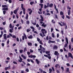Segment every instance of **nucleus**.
<instances>
[{
    "instance_id": "e2e57ef3",
    "label": "nucleus",
    "mask_w": 73,
    "mask_h": 73,
    "mask_svg": "<svg viewBox=\"0 0 73 73\" xmlns=\"http://www.w3.org/2000/svg\"><path fill=\"white\" fill-rule=\"evenodd\" d=\"M44 1L43 0H40V2L41 3H42Z\"/></svg>"
},
{
    "instance_id": "09e8293b",
    "label": "nucleus",
    "mask_w": 73,
    "mask_h": 73,
    "mask_svg": "<svg viewBox=\"0 0 73 73\" xmlns=\"http://www.w3.org/2000/svg\"><path fill=\"white\" fill-rule=\"evenodd\" d=\"M9 27V28H12V24H11V23L10 24Z\"/></svg>"
},
{
    "instance_id": "052dcab7",
    "label": "nucleus",
    "mask_w": 73,
    "mask_h": 73,
    "mask_svg": "<svg viewBox=\"0 0 73 73\" xmlns=\"http://www.w3.org/2000/svg\"><path fill=\"white\" fill-rule=\"evenodd\" d=\"M36 27L37 28H38V27H39V25L38 24H37L36 25Z\"/></svg>"
},
{
    "instance_id": "423d86ee",
    "label": "nucleus",
    "mask_w": 73,
    "mask_h": 73,
    "mask_svg": "<svg viewBox=\"0 0 73 73\" xmlns=\"http://www.w3.org/2000/svg\"><path fill=\"white\" fill-rule=\"evenodd\" d=\"M54 54L56 56H59V53L57 51H55L54 52Z\"/></svg>"
},
{
    "instance_id": "603ef678",
    "label": "nucleus",
    "mask_w": 73,
    "mask_h": 73,
    "mask_svg": "<svg viewBox=\"0 0 73 73\" xmlns=\"http://www.w3.org/2000/svg\"><path fill=\"white\" fill-rule=\"evenodd\" d=\"M26 71L27 72H29V69H28V68H26Z\"/></svg>"
},
{
    "instance_id": "4d7b16f0",
    "label": "nucleus",
    "mask_w": 73,
    "mask_h": 73,
    "mask_svg": "<svg viewBox=\"0 0 73 73\" xmlns=\"http://www.w3.org/2000/svg\"><path fill=\"white\" fill-rule=\"evenodd\" d=\"M61 69H62V72H64V67L63 66H62L61 67Z\"/></svg>"
},
{
    "instance_id": "7ed1b4c3",
    "label": "nucleus",
    "mask_w": 73,
    "mask_h": 73,
    "mask_svg": "<svg viewBox=\"0 0 73 73\" xmlns=\"http://www.w3.org/2000/svg\"><path fill=\"white\" fill-rule=\"evenodd\" d=\"M24 6V5L23 4H21V8L23 10V12L24 15H25V9L24 7H23Z\"/></svg>"
},
{
    "instance_id": "39448f33",
    "label": "nucleus",
    "mask_w": 73,
    "mask_h": 73,
    "mask_svg": "<svg viewBox=\"0 0 73 73\" xmlns=\"http://www.w3.org/2000/svg\"><path fill=\"white\" fill-rule=\"evenodd\" d=\"M70 57L72 59L73 58V56H72V54L70 52H69L68 54V57Z\"/></svg>"
},
{
    "instance_id": "37998d69",
    "label": "nucleus",
    "mask_w": 73,
    "mask_h": 73,
    "mask_svg": "<svg viewBox=\"0 0 73 73\" xmlns=\"http://www.w3.org/2000/svg\"><path fill=\"white\" fill-rule=\"evenodd\" d=\"M66 69L67 72H68L69 71V68H67Z\"/></svg>"
},
{
    "instance_id": "9b49d317",
    "label": "nucleus",
    "mask_w": 73,
    "mask_h": 73,
    "mask_svg": "<svg viewBox=\"0 0 73 73\" xmlns=\"http://www.w3.org/2000/svg\"><path fill=\"white\" fill-rule=\"evenodd\" d=\"M36 63L37 64H39V62H40V60H38V59H36Z\"/></svg>"
},
{
    "instance_id": "473e14b6",
    "label": "nucleus",
    "mask_w": 73,
    "mask_h": 73,
    "mask_svg": "<svg viewBox=\"0 0 73 73\" xmlns=\"http://www.w3.org/2000/svg\"><path fill=\"white\" fill-rule=\"evenodd\" d=\"M7 43V45H9V40H8Z\"/></svg>"
},
{
    "instance_id": "5701e85b",
    "label": "nucleus",
    "mask_w": 73,
    "mask_h": 73,
    "mask_svg": "<svg viewBox=\"0 0 73 73\" xmlns=\"http://www.w3.org/2000/svg\"><path fill=\"white\" fill-rule=\"evenodd\" d=\"M68 48L69 49H71L72 48V47L71 46V45H70V44L69 45Z\"/></svg>"
},
{
    "instance_id": "412c9836",
    "label": "nucleus",
    "mask_w": 73,
    "mask_h": 73,
    "mask_svg": "<svg viewBox=\"0 0 73 73\" xmlns=\"http://www.w3.org/2000/svg\"><path fill=\"white\" fill-rule=\"evenodd\" d=\"M39 70H40V73H42V72H43V70H42V69H41V68H39Z\"/></svg>"
},
{
    "instance_id": "0e129e2a",
    "label": "nucleus",
    "mask_w": 73,
    "mask_h": 73,
    "mask_svg": "<svg viewBox=\"0 0 73 73\" xmlns=\"http://www.w3.org/2000/svg\"><path fill=\"white\" fill-rule=\"evenodd\" d=\"M27 54H28V55H30V54H31V53H30V52H27Z\"/></svg>"
},
{
    "instance_id": "f3484780",
    "label": "nucleus",
    "mask_w": 73,
    "mask_h": 73,
    "mask_svg": "<svg viewBox=\"0 0 73 73\" xmlns=\"http://www.w3.org/2000/svg\"><path fill=\"white\" fill-rule=\"evenodd\" d=\"M13 28L12 29H10L9 30V32L10 33H13Z\"/></svg>"
},
{
    "instance_id": "6e6d98bb",
    "label": "nucleus",
    "mask_w": 73,
    "mask_h": 73,
    "mask_svg": "<svg viewBox=\"0 0 73 73\" xmlns=\"http://www.w3.org/2000/svg\"><path fill=\"white\" fill-rule=\"evenodd\" d=\"M13 63L14 64H17V62H16L15 61H13Z\"/></svg>"
},
{
    "instance_id": "0eeeda50",
    "label": "nucleus",
    "mask_w": 73,
    "mask_h": 73,
    "mask_svg": "<svg viewBox=\"0 0 73 73\" xmlns=\"http://www.w3.org/2000/svg\"><path fill=\"white\" fill-rule=\"evenodd\" d=\"M19 58L20 59L18 60V61L19 62H22V61H23V58H21L20 56H19Z\"/></svg>"
},
{
    "instance_id": "bf43d9fd",
    "label": "nucleus",
    "mask_w": 73,
    "mask_h": 73,
    "mask_svg": "<svg viewBox=\"0 0 73 73\" xmlns=\"http://www.w3.org/2000/svg\"><path fill=\"white\" fill-rule=\"evenodd\" d=\"M21 22L22 24H24V21H23V19H21Z\"/></svg>"
},
{
    "instance_id": "de8ad7c7",
    "label": "nucleus",
    "mask_w": 73,
    "mask_h": 73,
    "mask_svg": "<svg viewBox=\"0 0 73 73\" xmlns=\"http://www.w3.org/2000/svg\"><path fill=\"white\" fill-rule=\"evenodd\" d=\"M30 60L31 61V62H32V63H34V61L33 60H32V59H30Z\"/></svg>"
},
{
    "instance_id": "ea45409f",
    "label": "nucleus",
    "mask_w": 73,
    "mask_h": 73,
    "mask_svg": "<svg viewBox=\"0 0 73 73\" xmlns=\"http://www.w3.org/2000/svg\"><path fill=\"white\" fill-rule=\"evenodd\" d=\"M40 5L41 6V8H43V4H40Z\"/></svg>"
},
{
    "instance_id": "72a5a7b5",
    "label": "nucleus",
    "mask_w": 73,
    "mask_h": 73,
    "mask_svg": "<svg viewBox=\"0 0 73 73\" xmlns=\"http://www.w3.org/2000/svg\"><path fill=\"white\" fill-rule=\"evenodd\" d=\"M52 37L53 38H54L55 36H54V33H52Z\"/></svg>"
},
{
    "instance_id": "a211bd4d",
    "label": "nucleus",
    "mask_w": 73,
    "mask_h": 73,
    "mask_svg": "<svg viewBox=\"0 0 73 73\" xmlns=\"http://www.w3.org/2000/svg\"><path fill=\"white\" fill-rule=\"evenodd\" d=\"M53 6V3H51L50 5H49V7L52 8Z\"/></svg>"
},
{
    "instance_id": "c756f323",
    "label": "nucleus",
    "mask_w": 73,
    "mask_h": 73,
    "mask_svg": "<svg viewBox=\"0 0 73 73\" xmlns=\"http://www.w3.org/2000/svg\"><path fill=\"white\" fill-rule=\"evenodd\" d=\"M2 7L3 8H5V7H7V6L6 5H2Z\"/></svg>"
},
{
    "instance_id": "a18cd8bd",
    "label": "nucleus",
    "mask_w": 73,
    "mask_h": 73,
    "mask_svg": "<svg viewBox=\"0 0 73 73\" xmlns=\"http://www.w3.org/2000/svg\"><path fill=\"white\" fill-rule=\"evenodd\" d=\"M52 69L53 72H54L55 71V70H54V68H53V67H52Z\"/></svg>"
},
{
    "instance_id": "f8f14e48",
    "label": "nucleus",
    "mask_w": 73,
    "mask_h": 73,
    "mask_svg": "<svg viewBox=\"0 0 73 73\" xmlns=\"http://www.w3.org/2000/svg\"><path fill=\"white\" fill-rule=\"evenodd\" d=\"M3 9L4 11H8V7L4 8H3Z\"/></svg>"
},
{
    "instance_id": "20e7f679",
    "label": "nucleus",
    "mask_w": 73,
    "mask_h": 73,
    "mask_svg": "<svg viewBox=\"0 0 73 73\" xmlns=\"http://www.w3.org/2000/svg\"><path fill=\"white\" fill-rule=\"evenodd\" d=\"M40 17L41 18V19H40V24H42L43 23V22L42 21H44V18L42 17V15H40Z\"/></svg>"
},
{
    "instance_id": "b1692460",
    "label": "nucleus",
    "mask_w": 73,
    "mask_h": 73,
    "mask_svg": "<svg viewBox=\"0 0 73 73\" xmlns=\"http://www.w3.org/2000/svg\"><path fill=\"white\" fill-rule=\"evenodd\" d=\"M27 50V48L26 47H25L23 50V52H25V51Z\"/></svg>"
},
{
    "instance_id": "13d9d810",
    "label": "nucleus",
    "mask_w": 73,
    "mask_h": 73,
    "mask_svg": "<svg viewBox=\"0 0 73 73\" xmlns=\"http://www.w3.org/2000/svg\"><path fill=\"white\" fill-rule=\"evenodd\" d=\"M3 12L4 15H5V13H6V11H3Z\"/></svg>"
},
{
    "instance_id": "680f3d73",
    "label": "nucleus",
    "mask_w": 73,
    "mask_h": 73,
    "mask_svg": "<svg viewBox=\"0 0 73 73\" xmlns=\"http://www.w3.org/2000/svg\"><path fill=\"white\" fill-rule=\"evenodd\" d=\"M50 53V51H46V54H48V53Z\"/></svg>"
},
{
    "instance_id": "a878e982",
    "label": "nucleus",
    "mask_w": 73,
    "mask_h": 73,
    "mask_svg": "<svg viewBox=\"0 0 73 73\" xmlns=\"http://www.w3.org/2000/svg\"><path fill=\"white\" fill-rule=\"evenodd\" d=\"M66 18L68 19H70V17H69V16L66 15Z\"/></svg>"
},
{
    "instance_id": "aec40b11",
    "label": "nucleus",
    "mask_w": 73,
    "mask_h": 73,
    "mask_svg": "<svg viewBox=\"0 0 73 73\" xmlns=\"http://www.w3.org/2000/svg\"><path fill=\"white\" fill-rule=\"evenodd\" d=\"M23 36H24L25 37V40H27V36L26 35H25V34L24 33L23 34Z\"/></svg>"
},
{
    "instance_id": "4c0bfd02",
    "label": "nucleus",
    "mask_w": 73,
    "mask_h": 73,
    "mask_svg": "<svg viewBox=\"0 0 73 73\" xmlns=\"http://www.w3.org/2000/svg\"><path fill=\"white\" fill-rule=\"evenodd\" d=\"M54 16L55 17V18L56 19H58V17H57V15L56 14H55Z\"/></svg>"
},
{
    "instance_id": "2f4dec72",
    "label": "nucleus",
    "mask_w": 73,
    "mask_h": 73,
    "mask_svg": "<svg viewBox=\"0 0 73 73\" xmlns=\"http://www.w3.org/2000/svg\"><path fill=\"white\" fill-rule=\"evenodd\" d=\"M34 2H30V5H32V4H34Z\"/></svg>"
},
{
    "instance_id": "6e6552de",
    "label": "nucleus",
    "mask_w": 73,
    "mask_h": 73,
    "mask_svg": "<svg viewBox=\"0 0 73 73\" xmlns=\"http://www.w3.org/2000/svg\"><path fill=\"white\" fill-rule=\"evenodd\" d=\"M19 7H18L17 9L13 11V13L14 14H16L17 13V10H18V9H19Z\"/></svg>"
},
{
    "instance_id": "8fccbe9b",
    "label": "nucleus",
    "mask_w": 73,
    "mask_h": 73,
    "mask_svg": "<svg viewBox=\"0 0 73 73\" xmlns=\"http://www.w3.org/2000/svg\"><path fill=\"white\" fill-rule=\"evenodd\" d=\"M37 41L38 42H40V39L38 38H37Z\"/></svg>"
},
{
    "instance_id": "7c9ffc66",
    "label": "nucleus",
    "mask_w": 73,
    "mask_h": 73,
    "mask_svg": "<svg viewBox=\"0 0 73 73\" xmlns=\"http://www.w3.org/2000/svg\"><path fill=\"white\" fill-rule=\"evenodd\" d=\"M58 66H59V64H56L55 65V68H57Z\"/></svg>"
},
{
    "instance_id": "58836bf2",
    "label": "nucleus",
    "mask_w": 73,
    "mask_h": 73,
    "mask_svg": "<svg viewBox=\"0 0 73 73\" xmlns=\"http://www.w3.org/2000/svg\"><path fill=\"white\" fill-rule=\"evenodd\" d=\"M30 53H33V50H32L31 49H30Z\"/></svg>"
},
{
    "instance_id": "69168bd1",
    "label": "nucleus",
    "mask_w": 73,
    "mask_h": 73,
    "mask_svg": "<svg viewBox=\"0 0 73 73\" xmlns=\"http://www.w3.org/2000/svg\"><path fill=\"white\" fill-rule=\"evenodd\" d=\"M56 72L57 73H60V71L58 70H57L56 71Z\"/></svg>"
},
{
    "instance_id": "f704fd0d",
    "label": "nucleus",
    "mask_w": 73,
    "mask_h": 73,
    "mask_svg": "<svg viewBox=\"0 0 73 73\" xmlns=\"http://www.w3.org/2000/svg\"><path fill=\"white\" fill-rule=\"evenodd\" d=\"M28 45H29V46H30V45H32V44L31 42H30V43L29 42L28 43Z\"/></svg>"
},
{
    "instance_id": "49530a36",
    "label": "nucleus",
    "mask_w": 73,
    "mask_h": 73,
    "mask_svg": "<svg viewBox=\"0 0 73 73\" xmlns=\"http://www.w3.org/2000/svg\"><path fill=\"white\" fill-rule=\"evenodd\" d=\"M36 56L32 55V58H36Z\"/></svg>"
},
{
    "instance_id": "e433bc0d",
    "label": "nucleus",
    "mask_w": 73,
    "mask_h": 73,
    "mask_svg": "<svg viewBox=\"0 0 73 73\" xmlns=\"http://www.w3.org/2000/svg\"><path fill=\"white\" fill-rule=\"evenodd\" d=\"M67 8L68 9H70H70H71V7H69V6H67Z\"/></svg>"
},
{
    "instance_id": "864d4df0",
    "label": "nucleus",
    "mask_w": 73,
    "mask_h": 73,
    "mask_svg": "<svg viewBox=\"0 0 73 73\" xmlns=\"http://www.w3.org/2000/svg\"><path fill=\"white\" fill-rule=\"evenodd\" d=\"M13 38H16V36L15 35H13L12 36Z\"/></svg>"
},
{
    "instance_id": "774afa93",
    "label": "nucleus",
    "mask_w": 73,
    "mask_h": 73,
    "mask_svg": "<svg viewBox=\"0 0 73 73\" xmlns=\"http://www.w3.org/2000/svg\"><path fill=\"white\" fill-rule=\"evenodd\" d=\"M4 38L5 39V40H7V36H4Z\"/></svg>"
},
{
    "instance_id": "6ab92c4d",
    "label": "nucleus",
    "mask_w": 73,
    "mask_h": 73,
    "mask_svg": "<svg viewBox=\"0 0 73 73\" xmlns=\"http://www.w3.org/2000/svg\"><path fill=\"white\" fill-rule=\"evenodd\" d=\"M65 39L66 43H67V44H69V42H68V38H67L66 37Z\"/></svg>"
},
{
    "instance_id": "dca6fc26",
    "label": "nucleus",
    "mask_w": 73,
    "mask_h": 73,
    "mask_svg": "<svg viewBox=\"0 0 73 73\" xmlns=\"http://www.w3.org/2000/svg\"><path fill=\"white\" fill-rule=\"evenodd\" d=\"M67 12H68V15H70V14L71 13L70 10H68V11Z\"/></svg>"
},
{
    "instance_id": "2eb2a0df",
    "label": "nucleus",
    "mask_w": 73,
    "mask_h": 73,
    "mask_svg": "<svg viewBox=\"0 0 73 73\" xmlns=\"http://www.w3.org/2000/svg\"><path fill=\"white\" fill-rule=\"evenodd\" d=\"M29 17V15H28V13H27L26 14V20H28V17Z\"/></svg>"
},
{
    "instance_id": "bb28decb",
    "label": "nucleus",
    "mask_w": 73,
    "mask_h": 73,
    "mask_svg": "<svg viewBox=\"0 0 73 73\" xmlns=\"http://www.w3.org/2000/svg\"><path fill=\"white\" fill-rule=\"evenodd\" d=\"M19 52L20 53H23V50H20Z\"/></svg>"
},
{
    "instance_id": "3c124183",
    "label": "nucleus",
    "mask_w": 73,
    "mask_h": 73,
    "mask_svg": "<svg viewBox=\"0 0 73 73\" xmlns=\"http://www.w3.org/2000/svg\"><path fill=\"white\" fill-rule=\"evenodd\" d=\"M29 57V58H32V55H29L28 56Z\"/></svg>"
},
{
    "instance_id": "c9c22d12",
    "label": "nucleus",
    "mask_w": 73,
    "mask_h": 73,
    "mask_svg": "<svg viewBox=\"0 0 73 73\" xmlns=\"http://www.w3.org/2000/svg\"><path fill=\"white\" fill-rule=\"evenodd\" d=\"M68 46V44H67V43H66L64 45V48H66V46Z\"/></svg>"
},
{
    "instance_id": "393cba45",
    "label": "nucleus",
    "mask_w": 73,
    "mask_h": 73,
    "mask_svg": "<svg viewBox=\"0 0 73 73\" xmlns=\"http://www.w3.org/2000/svg\"><path fill=\"white\" fill-rule=\"evenodd\" d=\"M49 73H51V72H52V70L51 68H50L49 69Z\"/></svg>"
},
{
    "instance_id": "cd10ccee",
    "label": "nucleus",
    "mask_w": 73,
    "mask_h": 73,
    "mask_svg": "<svg viewBox=\"0 0 73 73\" xmlns=\"http://www.w3.org/2000/svg\"><path fill=\"white\" fill-rule=\"evenodd\" d=\"M26 23L27 24H29L30 23V22H29V21H26Z\"/></svg>"
},
{
    "instance_id": "f257e3e1",
    "label": "nucleus",
    "mask_w": 73,
    "mask_h": 73,
    "mask_svg": "<svg viewBox=\"0 0 73 73\" xmlns=\"http://www.w3.org/2000/svg\"><path fill=\"white\" fill-rule=\"evenodd\" d=\"M41 31L42 33H40L39 34V35H40L41 37H44V36H46L45 33H46L47 31L45 30V29H42L41 30Z\"/></svg>"
},
{
    "instance_id": "1a4fd4ad",
    "label": "nucleus",
    "mask_w": 73,
    "mask_h": 73,
    "mask_svg": "<svg viewBox=\"0 0 73 73\" xmlns=\"http://www.w3.org/2000/svg\"><path fill=\"white\" fill-rule=\"evenodd\" d=\"M42 23L43 24L41 25V26L43 27H44V28H45V27H46V25L44 24H45L44 23Z\"/></svg>"
},
{
    "instance_id": "5fc2aeb1",
    "label": "nucleus",
    "mask_w": 73,
    "mask_h": 73,
    "mask_svg": "<svg viewBox=\"0 0 73 73\" xmlns=\"http://www.w3.org/2000/svg\"><path fill=\"white\" fill-rule=\"evenodd\" d=\"M25 39V37L23 35V36H22V40H24Z\"/></svg>"
},
{
    "instance_id": "4468645a",
    "label": "nucleus",
    "mask_w": 73,
    "mask_h": 73,
    "mask_svg": "<svg viewBox=\"0 0 73 73\" xmlns=\"http://www.w3.org/2000/svg\"><path fill=\"white\" fill-rule=\"evenodd\" d=\"M28 38L30 39H32V38H33V36L32 35H30L28 37Z\"/></svg>"
},
{
    "instance_id": "c85d7f7f",
    "label": "nucleus",
    "mask_w": 73,
    "mask_h": 73,
    "mask_svg": "<svg viewBox=\"0 0 73 73\" xmlns=\"http://www.w3.org/2000/svg\"><path fill=\"white\" fill-rule=\"evenodd\" d=\"M32 12H33V11L32 10H31L30 11V12L29 13V15H31V14H32Z\"/></svg>"
},
{
    "instance_id": "338daca9",
    "label": "nucleus",
    "mask_w": 73,
    "mask_h": 73,
    "mask_svg": "<svg viewBox=\"0 0 73 73\" xmlns=\"http://www.w3.org/2000/svg\"><path fill=\"white\" fill-rule=\"evenodd\" d=\"M62 18L63 19H64V15H62Z\"/></svg>"
},
{
    "instance_id": "79ce46f5",
    "label": "nucleus",
    "mask_w": 73,
    "mask_h": 73,
    "mask_svg": "<svg viewBox=\"0 0 73 73\" xmlns=\"http://www.w3.org/2000/svg\"><path fill=\"white\" fill-rule=\"evenodd\" d=\"M27 32H30V31H31V29H30V30L29 29H28L27 30Z\"/></svg>"
},
{
    "instance_id": "4be33fe9",
    "label": "nucleus",
    "mask_w": 73,
    "mask_h": 73,
    "mask_svg": "<svg viewBox=\"0 0 73 73\" xmlns=\"http://www.w3.org/2000/svg\"><path fill=\"white\" fill-rule=\"evenodd\" d=\"M60 15H64V13L62 11H60Z\"/></svg>"
},
{
    "instance_id": "c03bdc74",
    "label": "nucleus",
    "mask_w": 73,
    "mask_h": 73,
    "mask_svg": "<svg viewBox=\"0 0 73 73\" xmlns=\"http://www.w3.org/2000/svg\"><path fill=\"white\" fill-rule=\"evenodd\" d=\"M61 32L62 35H64V31H61Z\"/></svg>"
},
{
    "instance_id": "9d476101",
    "label": "nucleus",
    "mask_w": 73,
    "mask_h": 73,
    "mask_svg": "<svg viewBox=\"0 0 73 73\" xmlns=\"http://www.w3.org/2000/svg\"><path fill=\"white\" fill-rule=\"evenodd\" d=\"M30 28L31 29H33L32 30L33 32H34V31H35V28L31 26Z\"/></svg>"
},
{
    "instance_id": "ddd939ff",
    "label": "nucleus",
    "mask_w": 73,
    "mask_h": 73,
    "mask_svg": "<svg viewBox=\"0 0 73 73\" xmlns=\"http://www.w3.org/2000/svg\"><path fill=\"white\" fill-rule=\"evenodd\" d=\"M58 48V47H57V46L56 45L54 46L53 47V49H57Z\"/></svg>"
},
{
    "instance_id": "f03ea898",
    "label": "nucleus",
    "mask_w": 73,
    "mask_h": 73,
    "mask_svg": "<svg viewBox=\"0 0 73 73\" xmlns=\"http://www.w3.org/2000/svg\"><path fill=\"white\" fill-rule=\"evenodd\" d=\"M61 24H63V25H62L60 22L59 23V24L60 25L61 27H62V26H65V29H67V27H68L67 26V25H66V23H65L64 22H62L61 21L60 22Z\"/></svg>"
},
{
    "instance_id": "a19ab883",
    "label": "nucleus",
    "mask_w": 73,
    "mask_h": 73,
    "mask_svg": "<svg viewBox=\"0 0 73 73\" xmlns=\"http://www.w3.org/2000/svg\"><path fill=\"white\" fill-rule=\"evenodd\" d=\"M39 44H41V45H43V44H42V41L40 40L39 42Z\"/></svg>"
}]
</instances>
